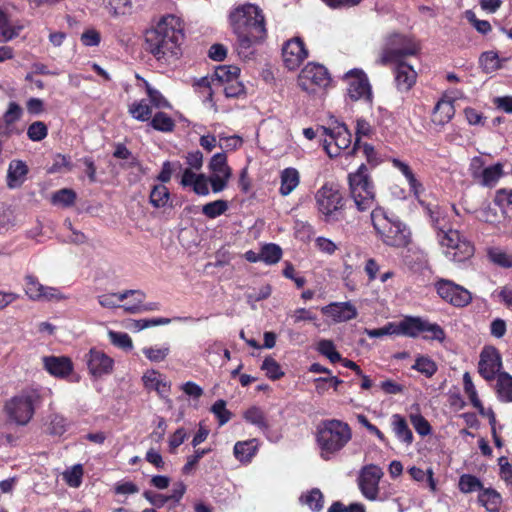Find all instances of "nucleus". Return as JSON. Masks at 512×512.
Segmentation results:
<instances>
[{"mask_svg":"<svg viewBox=\"0 0 512 512\" xmlns=\"http://www.w3.org/2000/svg\"><path fill=\"white\" fill-rule=\"evenodd\" d=\"M464 392L469 398L473 407H480V399L478 397L477 390L472 382L471 376L468 372L463 375Z\"/></svg>","mask_w":512,"mask_h":512,"instance_id":"obj_59","label":"nucleus"},{"mask_svg":"<svg viewBox=\"0 0 512 512\" xmlns=\"http://www.w3.org/2000/svg\"><path fill=\"white\" fill-rule=\"evenodd\" d=\"M145 83L146 92L150 103L157 109H170L171 105L168 100L155 88H153L147 81Z\"/></svg>","mask_w":512,"mask_h":512,"instance_id":"obj_51","label":"nucleus"},{"mask_svg":"<svg viewBox=\"0 0 512 512\" xmlns=\"http://www.w3.org/2000/svg\"><path fill=\"white\" fill-rule=\"evenodd\" d=\"M48 134V128L42 121H35L29 125L27 129V136L31 141L39 142L46 138Z\"/></svg>","mask_w":512,"mask_h":512,"instance_id":"obj_55","label":"nucleus"},{"mask_svg":"<svg viewBox=\"0 0 512 512\" xmlns=\"http://www.w3.org/2000/svg\"><path fill=\"white\" fill-rule=\"evenodd\" d=\"M371 221L378 237L385 245L403 248L410 243V229L398 217L389 215L384 209H373Z\"/></svg>","mask_w":512,"mask_h":512,"instance_id":"obj_3","label":"nucleus"},{"mask_svg":"<svg viewBox=\"0 0 512 512\" xmlns=\"http://www.w3.org/2000/svg\"><path fill=\"white\" fill-rule=\"evenodd\" d=\"M181 184L183 186L192 187L193 191L201 196H207L210 193L209 190V176L200 173L196 174L191 169H184L181 177Z\"/></svg>","mask_w":512,"mask_h":512,"instance_id":"obj_26","label":"nucleus"},{"mask_svg":"<svg viewBox=\"0 0 512 512\" xmlns=\"http://www.w3.org/2000/svg\"><path fill=\"white\" fill-rule=\"evenodd\" d=\"M395 64L396 68L394 73L397 89L399 91L406 92L415 84L417 73L412 65L404 61L395 62Z\"/></svg>","mask_w":512,"mask_h":512,"instance_id":"obj_25","label":"nucleus"},{"mask_svg":"<svg viewBox=\"0 0 512 512\" xmlns=\"http://www.w3.org/2000/svg\"><path fill=\"white\" fill-rule=\"evenodd\" d=\"M302 503L307 505L312 511H320L323 508V494L317 489L313 488L306 494H303L300 498Z\"/></svg>","mask_w":512,"mask_h":512,"instance_id":"obj_50","label":"nucleus"},{"mask_svg":"<svg viewBox=\"0 0 512 512\" xmlns=\"http://www.w3.org/2000/svg\"><path fill=\"white\" fill-rule=\"evenodd\" d=\"M259 448V441L256 438L238 441L234 445L233 453L235 458L241 463L248 464L256 455Z\"/></svg>","mask_w":512,"mask_h":512,"instance_id":"obj_28","label":"nucleus"},{"mask_svg":"<svg viewBox=\"0 0 512 512\" xmlns=\"http://www.w3.org/2000/svg\"><path fill=\"white\" fill-rule=\"evenodd\" d=\"M458 488L464 494L476 491H479L480 493L483 489V484L476 476L472 474H463L459 477Z\"/></svg>","mask_w":512,"mask_h":512,"instance_id":"obj_42","label":"nucleus"},{"mask_svg":"<svg viewBox=\"0 0 512 512\" xmlns=\"http://www.w3.org/2000/svg\"><path fill=\"white\" fill-rule=\"evenodd\" d=\"M29 172L27 164L18 159L12 160L7 170V186L10 189L19 188L26 181Z\"/></svg>","mask_w":512,"mask_h":512,"instance_id":"obj_27","label":"nucleus"},{"mask_svg":"<svg viewBox=\"0 0 512 512\" xmlns=\"http://www.w3.org/2000/svg\"><path fill=\"white\" fill-rule=\"evenodd\" d=\"M134 292H138L140 295H130V297H134V302L132 304L125 303L122 306V309L126 313L137 314L144 311H154L159 309V305L157 303H148L144 304L143 301L145 299V294L141 290H134Z\"/></svg>","mask_w":512,"mask_h":512,"instance_id":"obj_37","label":"nucleus"},{"mask_svg":"<svg viewBox=\"0 0 512 512\" xmlns=\"http://www.w3.org/2000/svg\"><path fill=\"white\" fill-rule=\"evenodd\" d=\"M230 25L237 35L236 50L243 59L254 53V45L266 36L265 19L261 9L253 4H245L229 15Z\"/></svg>","mask_w":512,"mask_h":512,"instance_id":"obj_1","label":"nucleus"},{"mask_svg":"<svg viewBox=\"0 0 512 512\" xmlns=\"http://www.w3.org/2000/svg\"><path fill=\"white\" fill-rule=\"evenodd\" d=\"M329 82L327 69L316 63H308L298 76V85L307 93H314L317 88H324Z\"/></svg>","mask_w":512,"mask_h":512,"instance_id":"obj_14","label":"nucleus"},{"mask_svg":"<svg viewBox=\"0 0 512 512\" xmlns=\"http://www.w3.org/2000/svg\"><path fill=\"white\" fill-rule=\"evenodd\" d=\"M315 201L318 212L325 222H334L342 218L344 197L333 183H326L315 193Z\"/></svg>","mask_w":512,"mask_h":512,"instance_id":"obj_7","label":"nucleus"},{"mask_svg":"<svg viewBox=\"0 0 512 512\" xmlns=\"http://www.w3.org/2000/svg\"><path fill=\"white\" fill-rule=\"evenodd\" d=\"M420 50L414 38L393 33L386 38L378 63L385 65L402 61L406 56L416 55Z\"/></svg>","mask_w":512,"mask_h":512,"instance_id":"obj_8","label":"nucleus"},{"mask_svg":"<svg viewBox=\"0 0 512 512\" xmlns=\"http://www.w3.org/2000/svg\"><path fill=\"white\" fill-rule=\"evenodd\" d=\"M317 350L320 354L327 357L332 363L341 361V355L337 352L336 347L331 340H320L317 345Z\"/></svg>","mask_w":512,"mask_h":512,"instance_id":"obj_53","label":"nucleus"},{"mask_svg":"<svg viewBox=\"0 0 512 512\" xmlns=\"http://www.w3.org/2000/svg\"><path fill=\"white\" fill-rule=\"evenodd\" d=\"M243 418L249 424L257 427L270 442H277L280 439L278 433L270 430L266 413L258 406H252L243 413Z\"/></svg>","mask_w":512,"mask_h":512,"instance_id":"obj_22","label":"nucleus"},{"mask_svg":"<svg viewBox=\"0 0 512 512\" xmlns=\"http://www.w3.org/2000/svg\"><path fill=\"white\" fill-rule=\"evenodd\" d=\"M142 382L146 390L155 391L159 397L166 398L170 393L171 384L166 376L155 369L144 372Z\"/></svg>","mask_w":512,"mask_h":512,"instance_id":"obj_24","label":"nucleus"},{"mask_svg":"<svg viewBox=\"0 0 512 512\" xmlns=\"http://www.w3.org/2000/svg\"><path fill=\"white\" fill-rule=\"evenodd\" d=\"M130 295H140L138 292H134V290H125L120 293H106L99 295L97 297L98 303L103 307L107 309H114V308H122L123 305H120L122 301L129 298Z\"/></svg>","mask_w":512,"mask_h":512,"instance_id":"obj_31","label":"nucleus"},{"mask_svg":"<svg viewBox=\"0 0 512 512\" xmlns=\"http://www.w3.org/2000/svg\"><path fill=\"white\" fill-rule=\"evenodd\" d=\"M479 63L486 73H492L502 68V60L495 51L483 52L479 58Z\"/></svg>","mask_w":512,"mask_h":512,"instance_id":"obj_40","label":"nucleus"},{"mask_svg":"<svg viewBox=\"0 0 512 512\" xmlns=\"http://www.w3.org/2000/svg\"><path fill=\"white\" fill-rule=\"evenodd\" d=\"M150 126L160 132H172L175 127L174 120L164 112H157L150 119Z\"/></svg>","mask_w":512,"mask_h":512,"instance_id":"obj_41","label":"nucleus"},{"mask_svg":"<svg viewBox=\"0 0 512 512\" xmlns=\"http://www.w3.org/2000/svg\"><path fill=\"white\" fill-rule=\"evenodd\" d=\"M44 393L51 394V390L30 386L11 397L4 406L9 421L21 426L27 425Z\"/></svg>","mask_w":512,"mask_h":512,"instance_id":"obj_5","label":"nucleus"},{"mask_svg":"<svg viewBox=\"0 0 512 512\" xmlns=\"http://www.w3.org/2000/svg\"><path fill=\"white\" fill-rule=\"evenodd\" d=\"M351 438L352 431L347 423L336 419L325 421L319 427L316 436L321 458L330 460L347 445Z\"/></svg>","mask_w":512,"mask_h":512,"instance_id":"obj_4","label":"nucleus"},{"mask_svg":"<svg viewBox=\"0 0 512 512\" xmlns=\"http://www.w3.org/2000/svg\"><path fill=\"white\" fill-rule=\"evenodd\" d=\"M76 200V193L72 189L64 188L56 191L52 196V203L63 207H70Z\"/></svg>","mask_w":512,"mask_h":512,"instance_id":"obj_52","label":"nucleus"},{"mask_svg":"<svg viewBox=\"0 0 512 512\" xmlns=\"http://www.w3.org/2000/svg\"><path fill=\"white\" fill-rule=\"evenodd\" d=\"M111 343L124 350H131L133 343L131 337L125 332L109 331L108 333Z\"/></svg>","mask_w":512,"mask_h":512,"instance_id":"obj_57","label":"nucleus"},{"mask_svg":"<svg viewBox=\"0 0 512 512\" xmlns=\"http://www.w3.org/2000/svg\"><path fill=\"white\" fill-rule=\"evenodd\" d=\"M182 39V21L173 14L161 17L145 32L146 50L158 61L166 63L179 57Z\"/></svg>","mask_w":512,"mask_h":512,"instance_id":"obj_2","label":"nucleus"},{"mask_svg":"<svg viewBox=\"0 0 512 512\" xmlns=\"http://www.w3.org/2000/svg\"><path fill=\"white\" fill-rule=\"evenodd\" d=\"M412 369L430 378L437 372V365L430 357L420 355L415 359Z\"/></svg>","mask_w":512,"mask_h":512,"instance_id":"obj_46","label":"nucleus"},{"mask_svg":"<svg viewBox=\"0 0 512 512\" xmlns=\"http://www.w3.org/2000/svg\"><path fill=\"white\" fill-rule=\"evenodd\" d=\"M42 363L44 369L55 378L66 379L74 370L71 359L66 356H44Z\"/></svg>","mask_w":512,"mask_h":512,"instance_id":"obj_23","label":"nucleus"},{"mask_svg":"<svg viewBox=\"0 0 512 512\" xmlns=\"http://www.w3.org/2000/svg\"><path fill=\"white\" fill-rule=\"evenodd\" d=\"M320 141L328 156L333 158L350 148L352 135L344 123H337L330 128L321 126Z\"/></svg>","mask_w":512,"mask_h":512,"instance_id":"obj_11","label":"nucleus"},{"mask_svg":"<svg viewBox=\"0 0 512 512\" xmlns=\"http://www.w3.org/2000/svg\"><path fill=\"white\" fill-rule=\"evenodd\" d=\"M24 289L29 299L33 301H40V295L43 292L44 286L41 284L37 277L34 275L25 276Z\"/></svg>","mask_w":512,"mask_h":512,"instance_id":"obj_47","label":"nucleus"},{"mask_svg":"<svg viewBox=\"0 0 512 512\" xmlns=\"http://www.w3.org/2000/svg\"><path fill=\"white\" fill-rule=\"evenodd\" d=\"M239 73L240 69L237 66H218L212 76L213 86L218 89L224 84L231 82L232 79L238 78Z\"/></svg>","mask_w":512,"mask_h":512,"instance_id":"obj_32","label":"nucleus"},{"mask_svg":"<svg viewBox=\"0 0 512 512\" xmlns=\"http://www.w3.org/2000/svg\"><path fill=\"white\" fill-rule=\"evenodd\" d=\"M84 469L81 464H75L63 472V480L69 487L78 488L82 484Z\"/></svg>","mask_w":512,"mask_h":512,"instance_id":"obj_43","label":"nucleus"},{"mask_svg":"<svg viewBox=\"0 0 512 512\" xmlns=\"http://www.w3.org/2000/svg\"><path fill=\"white\" fill-rule=\"evenodd\" d=\"M261 369L265 371L267 377L271 380L280 379L284 372L279 363L272 357H266L261 365Z\"/></svg>","mask_w":512,"mask_h":512,"instance_id":"obj_54","label":"nucleus"},{"mask_svg":"<svg viewBox=\"0 0 512 512\" xmlns=\"http://www.w3.org/2000/svg\"><path fill=\"white\" fill-rule=\"evenodd\" d=\"M228 208V202L226 200L219 199L203 205L202 213L209 219H215L223 215Z\"/></svg>","mask_w":512,"mask_h":512,"instance_id":"obj_48","label":"nucleus"},{"mask_svg":"<svg viewBox=\"0 0 512 512\" xmlns=\"http://www.w3.org/2000/svg\"><path fill=\"white\" fill-rule=\"evenodd\" d=\"M391 424L393 432L399 441L406 445H410L413 442V434L403 416L400 414H394L391 417Z\"/></svg>","mask_w":512,"mask_h":512,"instance_id":"obj_33","label":"nucleus"},{"mask_svg":"<svg viewBox=\"0 0 512 512\" xmlns=\"http://www.w3.org/2000/svg\"><path fill=\"white\" fill-rule=\"evenodd\" d=\"M365 334L370 338H380L388 335H398L397 323L389 322L377 329H365Z\"/></svg>","mask_w":512,"mask_h":512,"instance_id":"obj_60","label":"nucleus"},{"mask_svg":"<svg viewBox=\"0 0 512 512\" xmlns=\"http://www.w3.org/2000/svg\"><path fill=\"white\" fill-rule=\"evenodd\" d=\"M169 197V190L165 185H155L150 193V203L155 208H162L168 203Z\"/></svg>","mask_w":512,"mask_h":512,"instance_id":"obj_49","label":"nucleus"},{"mask_svg":"<svg viewBox=\"0 0 512 512\" xmlns=\"http://www.w3.org/2000/svg\"><path fill=\"white\" fill-rule=\"evenodd\" d=\"M280 188L279 193L282 196L291 194L300 183V174L296 168L288 167L280 173Z\"/></svg>","mask_w":512,"mask_h":512,"instance_id":"obj_29","label":"nucleus"},{"mask_svg":"<svg viewBox=\"0 0 512 512\" xmlns=\"http://www.w3.org/2000/svg\"><path fill=\"white\" fill-rule=\"evenodd\" d=\"M372 133L373 128L370 123L363 118H358L356 121V140L351 149V152H354L359 147V141L362 137H370Z\"/></svg>","mask_w":512,"mask_h":512,"instance_id":"obj_56","label":"nucleus"},{"mask_svg":"<svg viewBox=\"0 0 512 512\" xmlns=\"http://www.w3.org/2000/svg\"><path fill=\"white\" fill-rule=\"evenodd\" d=\"M23 26L20 24H11L9 19L4 22L3 27L0 28V41L8 42L16 38L22 31Z\"/></svg>","mask_w":512,"mask_h":512,"instance_id":"obj_58","label":"nucleus"},{"mask_svg":"<svg viewBox=\"0 0 512 512\" xmlns=\"http://www.w3.org/2000/svg\"><path fill=\"white\" fill-rule=\"evenodd\" d=\"M348 182L350 197L357 210L371 209L375 204V188L366 165L361 164L355 172L349 173Z\"/></svg>","mask_w":512,"mask_h":512,"instance_id":"obj_6","label":"nucleus"},{"mask_svg":"<svg viewBox=\"0 0 512 512\" xmlns=\"http://www.w3.org/2000/svg\"><path fill=\"white\" fill-rule=\"evenodd\" d=\"M308 53L300 38L288 40L282 49V58L285 67L289 70L297 69L307 57Z\"/></svg>","mask_w":512,"mask_h":512,"instance_id":"obj_20","label":"nucleus"},{"mask_svg":"<svg viewBox=\"0 0 512 512\" xmlns=\"http://www.w3.org/2000/svg\"><path fill=\"white\" fill-rule=\"evenodd\" d=\"M410 421L419 435L427 436L431 433L430 424L421 414H410Z\"/></svg>","mask_w":512,"mask_h":512,"instance_id":"obj_61","label":"nucleus"},{"mask_svg":"<svg viewBox=\"0 0 512 512\" xmlns=\"http://www.w3.org/2000/svg\"><path fill=\"white\" fill-rule=\"evenodd\" d=\"M501 500V495L492 488H483L478 495V502L488 512H499Z\"/></svg>","mask_w":512,"mask_h":512,"instance_id":"obj_35","label":"nucleus"},{"mask_svg":"<svg viewBox=\"0 0 512 512\" xmlns=\"http://www.w3.org/2000/svg\"><path fill=\"white\" fill-rule=\"evenodd\" d=\"M503 215L504 212L502 210L499 211V209H497L495 206H491L490 204L481 207L477 211V218L480 221L493 225L499 223Z\"/></svg>","mask_w":512,"mask_h":512,"instance_id":"obj_45","label":"nucleus"},{"mask_svg":"<svg viewBox=\"0 0 512 512\" xmlns=\"http://www.w3.org/2000/svg\"><path fill=\"white\" fill-rule=\"evenodd\" d=\"M502 367V359L499 352L494 347H485L480 354L479 373L490 381L500 372Z\"/></svg>","mask_w":512,"mask_h":512,"instance_id":"obj_18","label":"nucleus"},{"mask_svg":"<svg viewBox=\"0 0 512 512\" xmlns=\"http://www.w3.org/2000/svg\"><path fill=\"white\" fill-rule=\"evenodd\" d=\"M209 182L212 192L217 194L225 190L232 176L225 153L214 154L208 164Z\"/></svg>","mask_w":512,"mask_h":512,"instance_id":"obj_13","label":"nucleus"},{"mask_svg":"<svg viewBox=\"0 0 512 512\" xmlns=\"http://www.w3.org/2000/svg\"><path fill=\"white\" fill-rule=\"evenodd\" d=\"M86 363L89 373L96 378L110 374L114 366V360L96 348L90 349L86 355Z\"/></svg>","mask_w":512,"mask_h":512,"instance_id":"obj_19","label":"nucleus"},{"mask_svg":"<svg viewBox=\"0 0 512 512\" xmlns=\"http://www.w3.org/2000/svg\"><path fill=\"white\" fill-rule=\"evenodd\" d=\"M398 335L417 338L420 335L425 340L442 342L445 339L443 328L429 320L419 316H405L399 323Z\"/></svg>","mask_w":512,"mask_h":512,"instance_id":"obj_9","label":"nucleus"},{"mask_svg":"<svg viewBox=\"0 0 512 512\" xmlns=\"http://www.w3.org/2000/svg\"><path fill=\"white\" fill-rule=\"evenodd\" d=\"M444 255L451 261L462 263L474 255L473 244L458 230H448L437 239Z\"/></svg>","mask_w":512,"mask_h":512,"instance_id":"obj_10","label":"nucleus"},{"mask_svg":"<svg viewBox=\"0 0 512 512\" xmlns=\"http://www.w3.org/2000/svg\"><path fill=\"white\" fill-rule=\"evenodd\" d=\"M485 164L486 162L481 156H475L470 160L468 171L475 182H477L487 167Z\"/></svg>","mask_w":512,"mask_h":512,"instance_id":"obj_63","label":"nucleus"},{"mask_svg":"<svg viewBox=\"0 0 512 512\" xmlns=\"http://www.w3.org/2000/svg\"><path fill=\"white\" fill-rule=\"evenodd\" d=\"M129 113L138 121H148L152 117V110L146 100H140L132 103L129 107Z\"/></svg>","mask_w":512,"mask_h":512,"instance_id":"obj_44","label":"nucleus"},{"mask_svg":"<svg viewBox=\"0 0 512 512\" xmlns=\"http://www.w3.org/2000/svg\"><path fill=\"white\" fill-rule=\"evenodd\" d=\"M211 411L218 418L219 425L226 424L231 418V412L226 409V402L222 399L212 405Z\"/></svg>","mask_w":512,"mask_h":512,"instance_id":"obj_62","label":"nucleus"},{"mask_svg":"<svg viewBox=\"0 0 512 512\" xmlns=\"http://www.w3.org/2000/svg\"><path fill=\"white\" fill-rule=\"evenodd\" d=\"M496 393L501 402H512V376L509 373L501 372L498 374Z\"/></svg>","mask_w":512,"mask_h":512,"instance_id":"obj_36","label":"nucleus"},{"mask_svg":"<svg viewBox=\"0 0 512 512\" xmlns=\"http://www.w3.org/2000/svg\"><path fill=\"white\" fill-rule=\"evenodd\" d=\"M261 262L267 265H274L278 263L282 257V249L279 245L268 243L261 247Z\"/></svg>","mask_w":512,"mask_h":512,"instance_id":"obj_38","label":"nucleus"},{"mask_svg":"<svg viewBox=\"0 0 512 512\" xmlns=\"http://www.w3.org/2000/svg\"><path fill=\"white\" fill-rule=\"evenodd\" d=\"M455 114V108L450 100H440L436 104L433 115H432V121L437 125H445L448 123Z\"/></svg>","mask_w":512,"mask_h":512,"instance_id":"obj_30","label":"nucleus"},{"mask_svg":"<svg viewBox=\"0 0 512 512\" xmlns=\"http://www.w3.org/2000/svg\"><path fill=\"white\" fill-rule=\"evenodd\" d=\"M142 353L145 357L153 363H159L164 361L170 353V345L164 343L161 346H149L142 349Z\"/></svg>","mask_w":512,"mask_h":512,"instance_id":"obj_39","label":"nucleus"},{"mask_svg":"<svg viewBox=\"0 0 512 512\" xmlns=\"http://www.w3.org/2000/svg\"><path fill=\"white\" fill-rule=\"evenodd\" d=\"M323 315L331 318L335 323L347 322L355 319L358 315V310L350 301L347 302H332L321 308Z\"/></svg>","mask_w":512,"mask_h":512,"instance_id":"obj_21","label":"nucleus"},{"mask_svg":"<svg viewBox=\"0 0 512 512\" xmlns=\"http://www.w3.org/2000/svg\"><path fill=\"white\" fill-rule=\"evenodd\" d=\"M419 203L429 217L430 223L436 232L437 239L440 238V234H446L448 230H453L450 214L446 209L438 205L428 204L422 200H419Z\"/></svg>","mask_w":512,"mask_h":512,"instance_id":"obj_17","label":"nucleus"},{"mask_svg":"<svg viewBox=\"0 0 512 512\" xmlns=\"http://www.w3.org/2000/svg\"><path fill=\"white\" fill-rule=\"evenodd\" d=\"M383 476L380 467L370 464L364 466L358 476V486L362 495L370 500L375 501L379 495V482Z\"/></svg>","mask_w":512,"mask_h":512,"instance_id":"obj_16","label":"nucleus"},{"mask_svg":"<svg viewBox=\"0 0 512 512\" xmlns=\"http://www.w3.org/2000/svg\"><path fill=\"white\" fill-rule=\"evenodd\" d=\"M68 299L59 288L44 286L43 292L40 295V301H63Z\"/></svg>","mask_w":512,"mask_h":512,"instance_id":"obj_64","label":"nucleus"},{"mask_svg":"<svg viewBox=\"0 0 512 512\" xmlns=\"http://www.w3.org/2000/svg\"><path fill=\"white\" fill-rule=\"evenodd\" d=\"M434 287L438 296L454 307L463 308L472 302V293L452 280L438 279Z\"/></svg>","mask_w":512,"mask_h":512,"instance_id":"obj_12","label":"nucleus"},{"mask_svg":"<svg viewBox=\"0 0 512 512\" xmlns=\"http://www.w3.org/2000/svg\"><path fill=\"white\" fill-rule=\"evenodd\" d=\"M347 93L352 100H363L370 103L372 100L371 86L366 74L360 69H352L345 74Z\"/></svg>","mask_w":512,"mask_h":512,"instance_id":"obj_15","label":"nucleus"},{"mask_svg":"<svg viewBox=\"0 0 512 512\" xmlns=\"http://www.w3.org/2000/svg\"><path fill=\"white\" fill-rule=\"evenodd\" d=\"M503 176V165L496 163L487 166L476 183L483 187L493 188Z\"/></svg>","mask_w":512,"mask_h":512,"instance_id":"obj_34","label":"nucleus"}]
</instances>
